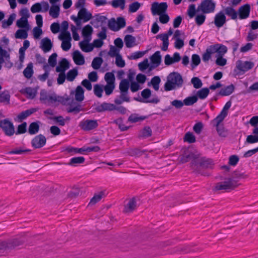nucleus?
I'll list each match as a JSON object with an SVG mask.
<instances>
[{"label": "nucleus", "instance_id": "nucleus-47", "mask_svg": "<svg viewBox=\"0 0 258 258\" xmlns=\"http://www.w3.org/2000/svg\"><path fill=\"white\" fill-rule=\"evenodd\" d=\"M130 83H128L126 79L122 80L119 85V89L120 91L128 92Z\"/></svg>", "mask_w": 258, "mask_h": 258}, {"label": "nucleus", "instance_id": "nucleus-15", "mask_svg": "<svg viewBox=\"0 0 258 258\" xmlns=\"http://www.w3.org/2000/svg\"><path fill=\"white\" fill-rule=\"evenodd\" d=\"M197 158V157L192 152H189L188 150H185L184 153L180 156V162L185 163L193 159Z\"/></svg>", "mask_w": 258, "mask_h": 258}, {"label": "nucleus", "instance_id": "nucleus-46", "mask_svg": "<svg viewBox=\"0 0 258 258\" xmlns=\"http://www.w3.org/2000/svg\"><path fill=\"white\" fill-rule=\"evenodd\" d=\"M16 18V14L13 13L10 15L7 20H4L2 23V27L6 28L8 27L11 26Z\"/></svg>", "mask_w": 258, "mask_h": 258}, {"label": "nucleus", "instance_id": "nucleus-41", "mask_svg": "<svg viewBox=\"0 0 258 258\" xmlns=\"http://www.w3.org/2000/svg\"><path fill=\"white\" fill-rule=\"evenodd\" d=\"M78 70L76 68H75V69L70 70L68 72V73L67 74L66 78L68 81L72 82L75 80V79L78 76Z\"/></svg>", "mask_w": 258, "mask_h": 258}, {"label": "nucleus", "instance_id": "nucleus-45", "mask_svg": "<svg viewBox=\"0 0 258 258\" xmlns=\"http://www.w3.org/2000/svg\"><path fill=\"white\" fill-rule=\"evenodd\" d=\"M16 25L20 28H29L28 20L24 17H21L20 19L18 20L16 23Z\"/></svg>", "mask_w": 258, "mask_h": 258}, {"label": "nucleus", "instance_id": "nucleus-63", "mask_svg": "<svg viewBox=\"0 0 258 258\" xmlns=\"http://www.w3.org/2000/svg\"><path fill=\"white\" fill-rule=\"evenodd\" d=\"M217 59L216 60V63L219 66H224L226 64L227 60L223 57V56L221 55H216Z\"/></svg>", "mask_w": 258, "mask_h": 258}, {"label": "nucleus", "instance_id": "nucleus-56", "mask_svg": "<svg viewBox=\"0 0 258 258\" xmlns=\"http://www.w3.org/2000/svg\"><path fill=\"white\" fill-rule=\"evenodd\" d=\"M225 43L228 44L229 48L232 49L233 53L237 51L239 46V43L237 42L234 40H230L226 41Z\"/></svg>", "mask_w": 258, "mask_h": 258}, {"label": "nucleus", "instance_id": "nucleus-53", "mask_svg": "<svg viewBox=\"0 0 258 258\" xmlns=\"http://www.w3.org/2000/svg\"><path fill=\"white\" fill-rule=\"evenodd\" d=\"M104 79L107 84H115V76L113 73H106L105 75Z\"/></svg>", "mask_w": 258, "mask_h": 258}, {"label": "nucleus", "instance_id": "nucleus-10", "mask_svg": "<svg viewBox=\"0 0 258 258\" xmlns=\"http://www.w3.org/2000/svg\"><path fill=\"white\" fill-rule=\"evenodd\" d=\"M106 32L107 28L104 26L102 27L101 31L97 34L99 39H95L93 41L92 44L94 47L100 48L103 45V40L106 39L107 37Z\"/></svg>", "mask_w": 258, "mask_h": 258}, {"label": "nucleus", "instance_id": "nucleus-55", "mask_svg": "<svg viewBox=\"0 0 258 258\" xmlns=\"http://www.w3.org/2000/svg\"><path fill=\"white\" fill-rule=\"evenodd\" d=\"M147 52V50L145 51H136L134 53H132L130 56H128V58L131 60L133 59H137L138 58H141L143 57L146 53Z\"/></svg>", "mask_w": 258, "mask_h": 258}, {"label": "nucleus", "instance_id": "nucleus-34", "mask_svg": "<svg viewBox=\"0 0 258 258\" xmlns=\"http://www.w3.org/2000/svg\"><path fill=\"white\" fill-rule=\"evenodd\" d=\"M60 8L58 5H52L49 10V15L53 18H57L59 15Z\"/></svg>", "mask_w": 258, "mask_h": 258}, {"label": "nucleus", "instance_id": "nucleus-23", "mask_svg": "<svg viewBox=\"0 0 258 258\" xmlns=\"http://www.w3.org/2000/svg\"><path fill=\"white\" fill-rule=\"evenodd\" d=\"M234 89L235 87L234 85L231 84L229 86L222 88L218 93V95H221L222 96H229L234 92Z\"/></svg>", "mask_w": 258, "mask_h": 258}, {"label": "nucleus", "instance_id": "nucleus-49", "mask_svg": "<svg viewBox=\"0 0 258 258\" xmlns=\"http://www.w3.org/2000/svg\"><path fill=\"white\" fill-rule=\"evenodd\" d=\"M103 60V59L100 57H95L92 62L91 66L92 68L95 70H98L100 68Z\"/></svg>", "mask_w": 258, "mask_h": 258}, {"label": "nucleus", "instance_id": "nucleus-8", "mask_svg": "<svg viewBox=\"0 0 258 258\" xmlns=\"http://www.w3.org/2000/svg\"><path fill=\"white\" fill-rule=\"evenodd\" d=\"M167 8L168 5L166 2H154L152 4L151 10L153 15L155 16L166 13Z\"/></svg>", "mask_w": 258, "mask_h": 258}, {"label": "nucleus", "instance_id": "nucleus-52", "mask_svg": "<svg viewBox=\"0 0 258 258\" xmlns=\"http://www.w3.org/2000/svg\"><path fill=\"white\" fill-rule=\"evenodd\" d=\"M66 151L69 153H73L74 154H84L85 152L84 147H83L82 148H81L68 147L66 149Z\"/></svg>", "mask_w": 258, "mask_h": 258}, {"label": "nucleus", "instance_id": "nucleus-14", "mask_svg": "<svg viewBox=\"0 0 258 258\" xmlns=\"http://www.w3.org/2000/svg\"><path fill=\"white\" fill-rule=\"evenodd\" d=\"M78 16L80 19L83 20V22L89 21L92 18V14L88 12L85 8H81L78 12Z\"/></svg>", "mask_w": 258, "mask_h": 258}, {"label": "nucleus", "instance_id": "nucleus-1", "mask_svg": "<svg viewBox=\"0 0 258 258\" xmlns=\"http://www.w3.org/2000/svg\"><path fill=\"white\" fill-rule=\"evenodd\" d=\"M167 80L164 85L166 91L172 90L176 88H180L183 83L181 75L177 72H172L167 77Z\"/></svg>", "mask_w": 258, "mask_h": 258}, {"label": "nucleus", "instance_id": "nucleus-51", "mask_svg": "<svg viewBox=\"0 0 258 258\" xmlns=\"http://www.w3.org/2000/svg\"><path fill=\"white\" fill-rule=\"evenodd\" d=\"M113 122L117 125L119 130L122 132L127 131L130 127L123 123V120L121 118L114 120Z\"/></svg>", "mask_w": 258, "mask_h": 258}, {"label": "nucleus", "instance_id": "nucleus-21", "mask_svg": "<svg viewBox=\"0 0 258 258\" xmlns=\"http://www.w3.org/2000/svg\"><path fill=\"white\" fill-rule=\"evenodd\" d=\"M73 58L75 63L77 65H83L85 63L84 56L78 50L73 52Z\"/></svg>", "mask_w": 258, "mask_h": 258}, {"label": "nucleus", "instance_id": "nucleus-50", "mask_svg": "<svg viewBox=\"0 0 258 258\" xmlns=\"http://www.w3.org/2000/svg\"><path fill=\"white\" fill-rule=\"evenodd\" d=\"M184 142H186L188 143H194L196 142V137L192 133L188 132L186 133L183 138Z\"/></svg>", "mask_w": 258, "mask_h": 258}, {"label": "nucleus", "instance_id": "nucleus-13", "mask_svg": "<svg viewBox=\"0 0 258 258\" xmlns=\"http://www.w3.org/2000/svg\"><path fill=\"white\" fill-rule=\"evenodd\" d=\"M226 22V17L223 11L218 13L215 17L214 24L216 27L220 28L222 27Z\"/></svg>", "mask_w": 258, "mask_h": 258}, {"label": "nucleus", "instance_id": "nucleus-6", "mask_svg": "<svg viewBox=\"0 0 258 258\" xmlns=\"http://www.w3.org/2000/svg\"><path fill=\"white\" fill-rule=\"evenodd\" d=\"M216 3L213 0H203L198 6V11L201 10L204 14H209L214 12Z\"/></svg>", "mask_w": 258, "mask_h": 258}, {"label": "nucleus", "instance_id": "nucleus-32", "mask_svg": "<svg viewBox=\"0 0 258 258\" xmlns=\"http://www.w3.org/2000/svg\"><path fill=\"white\" fill-rule=\"evenodd\" d=\"M0 102L6 104H9L10 103V95L7 90H5L0 93Z\"/></svg>", "mask_w": 258, "mask_h": 258}, {"label": "nucleus", "instance_id": "nucleus-42", "mask_svg": "<svg viewBox=\"0 0 258 258\" xmlns=\"http://www.w3.org/2000/svg\"><path fill=\"white\" fill-rule=\"evenodd\" d=\"M82 105L77 104L76 106L71 105L67 109V112L69 113H73L74 114H77L82 110Z\"/></svg>", "mask_w": 258, "mask_h": 258}, {"label": "nucleus", "instance_id": "nucleus-5", "mask_svg": "<svg viewBox=\"0 0 258 258\" xmlns=\"http://www.w3.org/2000/svg\"><path fill=\"white\" fill-rule=\"evenodd\" d=\"M237 182L234 177L228 178L223 182L218 183L215 188L217 190L233 189L238 186Z\"/></svg>", "mask_w": 258, "mask_h": 258}, {"label": "nucleus", "instance_id": "nucleus-37", "mask_svg": "<svg viewBox=\"0 0 258 258\" xmlns=\"http://www.w3.org/2000/svg\"><path fill=\"white\" fill-rule=\"evenodd\" d=\"M124 40L126 47L131 48L134 46V44L135 42L136 38L131 35H127L125 36Z\"/></svg>", "mask_w": 258, "mask_h": 258}, {"label": "nucleus", "instance_id": "nucleus-33", "mask_svg": "<svg viewBox=\"0 0 258 258\" xmlns=\"http://www.w3.org/2000/svg\"><path fill=\"white\" fill-rule=\"evenodd\" d=\"M85 159L84 157H75L71 158L70 160L68 165L76 166L78 164H82L85 162Z\"/></svg>", "mask_w": 258, "mask_h": 258}, {"label": "nucleus", "instance_id": "nucleus-4", "mask_svg": "<svg viewBox=\"0 0 258 258\" xmlns=\"http://www.w3.org/2000/svg\"><path fill=\"white\" fill-rule=\"evenodd\" d=\"M254 66V63L252 62L249 61H245L242 62L241 60H238L236 62V66L234 70L235 76L243 74L245 72L251 69Z\"/></svg>", "mask_w": 258, "mask_h": 258}, {"label": "nucleus", "instance_id": "nucleus-24", "mask_svg": "<svg viewBox=\"0 0 258 258\" xmlns=\"http://www.w3.org/2000/svg\"><path fill=\"white\" fill-rule=\"evenodd\" d=\"M36 111L35 108H32L21 112L17 116L18 121L21 122L23 119L26 118Z\"/></svg>", "mask_w": 258, "mask_h": 258}, {"label": "nucleus", "instance_id": "nucleus-22", "mask_svg": "<svg viewBox=\"0 0 258 258\" xmlns=\"http://www.w3.org/2000/svg\"><path fill=\"white\" fill-rule=\"evenodd\" d=\"M41 44V47L45 52L49 51L52 47V43L50 39L47 37L42 39Z\"/></svg>", "mask_w": 258, "mask_h": 258}, {"label": "nucleus", "instance_id": "nucleus-27", "mask_svg": "<svg viewBox=\"0 0 258 258\" xmlns=\"http://www.w3.org/2000/svg\"><path fill=\"white\" fill-rule=\"evenodd\" d=\"M224 14L230 17L232 20H236L238 17V12L232 7H227L224 9Z\"/></svg>", "mask_w": 258, "mask_h": 258}, {"label": "nucleus", "instance_id": "nucleus-44", "mask_svg": "<svg viewBox=\"0 0 258 258\" xmlns=\"http://www.w3.org/2000/svg\"><path fill=\"white\" fill-rule=\"evenodd\" d=\"M198 101V96L194 95L185 98L183 100L184 105L190 106Z\"/></svg>", "mask_w": 258, "mask_h": 258}, {"label": "nucleus", "instance_id": "nucleus-59", "mask_svg": "<svg viewBox=\"0 0 258 258\" xmlns=\"http://www.w3.org/2000/svg\"><path fill=\"white\" fill-rule=\"evenodd\" d=\"M27 123L23 122L18 126L17 130L15 132L16 135L23 134L26 132Z\"/></svg>", "mask_w": 258, "mask_h": 258}, {"label": "nucleus", "instance_id": "nucleus-20", "mask_svg": "<svg viewBox=\"0 0 258 258\" xmlns=\"http://www.w3.org/2000/svg\"><path fill=\"white\" fill-rule=\"evenodd\" d=\"M151 62L152 64L151 67H157L161 63V56L159 51H156L151 57Z\"/></svg>", "mask_w": 258, "mask_h": 258}, {"label": "nucleus", "instance_id": "nucleus-9", "mask_svg": "<svg viewBox=\"0 0 258 258\" xmlns=\"http://www.w3.org/2000/svg\"><path fill=\"white\" fill-rule=\"evenodd\" d=\"M98 123L97 120L86 119L81 121L79 126L85 131H89L97 128Z\"/></svg>", "mask_w": 258, "mask_h": 258}, {"label": "nucleus", "instance_id": "nucleus-19", "mask_svg": "<svg viewBox=\"0 0 258 258\" xmlns=\"http://www.w3.org/2000/svg\"><path fill=\"white\" fill-rule=\"evenodd\" d=\"M106 196V191L102 190L98 193L95 194L93 198L91 199L88 206L94 205L97 203L99 202L103 198Z\"/></svg>", "mask_w": 258, "mask_h": 258}, {"label": "nucleus", "instance_id": "nucleus-7", "mask_svg": "<svg viewBox=\"0 0 258 258\" xmlns=\"http://www.w3.org/2000/svg\"><path fill=\"white\" fill-rule=\"evenodd\" d=\"M0 127L8 136H12L15 133V128L13 123L8 118L0 120Z\"/></svg>", "mask_w": 258, "mask_h": 258}, {"label": "nucleus", "instance_id": "nucleus-58", "mask_svg": "<svg viewBox=\"0 0 258 258\" xmlns=\"http://www.w3.org/2000/svg\"><path fill=\"white\" fill-rule=\"evenodd\" d=\"M116 30L118 31L120 29L124 27L126 25L125 20L123 17H118L116 21Z\"/></svg>", "mask_w": 258, "mask_h": 258}, {"label": "nucleus", "instance_id": "nucleus-11", "mask_svg": "<svg viewBox=\"0 0 258 258\" xmlns=\"http://www.w3.org/2000/svg\"><path fill=\"white\" fill-rule=\"evenodd\" d=\"M46 142L45 137L41 134L35 136L31 141V145L35 149L43 147Z\"/></svg>", "mask_w": 258, "mask_h": 258}, {"label": "nucleus", "instance_id": "nucleus-31", "mask_svg": "<svg viewBox=\"0 0 258 258\" xmlns=\"http://www.w3.org/2000/svg\"><path fill=\"white\" fill-rule=\"evenodd\" d=\"M147 116H139L138 114L133 113L128 118V121L132 123H136L138 121H143L147 118Z\"/></svg>", "mask_w": 258, "mask_h": 258}, {"label": "nucleus", "instance_id": "nucleus-28", "mask_svg": "<svg viewBox=\"0 0 258 258\" xmlns=\"http://www.w3.org/2000/svg\"><path fill=\"white\" fill-rule=\"evenodd\" d=\"M152 135V131L149 126H145L140 132L138 135L139 138H147Z\"/></svg>", "mask_w": 258, "mask_h": 258}, {"label": "nucleus", "instance_id": "nucleus-54", "mask_svg": "<svg viewBox=\"0 0 258 258\" xmlns=\"http://www.w3.org/2000/svg\"><path fill=\"white\" fill-rule=\"evenodd\" d=\"M125 0H113L111 2V5L114 8H120L123 10L125 8Z\"/></svg>", "mask_w": 258, "mask_h": 258}, {"label": "nucleus", "instance_id": "nucleus-40", "mask_svg": "<svg viewBox=\"0 0 258 258\" xmlns=\"http://www.w3.org/2000/svg\"><path fill=\"white\" fill-rule=\"evenodd\" d=\"M209 93L210 91L209 88H203L197 92L196 96H198V98H199L201 99H204L207 98Z\"/></svg>", "mask_w": 258, "mask_h": 258}, {"label": "nucleus", "instance_id": "nucleus-2", "mask_svg": "<svg viewBox=\"0 0 258 258\" xmlns=\"http://www.w3.org/2000/svg\"><path fill=\"white\" fill-rule=\"evenodd\" d=\"M214 166V162L211 159L205 157L193 159L190 163V166L192 169L197 173L203 175L201 170L203 169L212 168Z\"/></svg>", "mask_w": 258, "mask_h": 258}, {"label": "nucleus", "instance_id": "nucleus-39", "mask_svg": "<svg viewBox=\"0 0 258 258\" xmlns=\"http://www.w3.org/2000/svg\"><path fill=\"white\" fill-rule=\"evenodd\" d=\"M136 207V201L135 198L131 199L125 207V212H132Z\"/></svg>", "mask_w": 258, "mask_h": 258}, {"label": "nucleus", "instance_id": "nucleus-36", "mask_svg": "<svg viewBox=\"0 0 258 258\" xmlns=\"http://www.w3.org/2000/svg\"><path fill=\"white\" fill-rule=\"evenodd\" d=\"M33 64L32 62L29 63L27 67L23 71V74L25 78L30 79L32 77L33 74Z\"/></svg>", "mask_w": 258, "mask_h": 258}, {"label": "nucleus", "instance_id": "nucleus-61", "mask_svg": "<svg viewBox=\"0 0 258 258\" xmlns=\"http://www.w3.org/2000/svg\"><path fill=\"white\" fill-rule=\"evenodd\" d=\"M191 82L196 89L200 88L203 85L202 81L198 77H193L191 80Z\"/></svg>", "mask_w": 258, "mask_h": 258}, {"label": "nucleus", "instance_id": "nucleus-18", "mask_svg": "<svg viewBox=\"0 0 258 258\" xmlns=\"http://www.w3.org/2000/svg\"><path fill=\"white\" fill-rule=\"evenodd\" d=\"M120 95L114 100V103L117 105L121 104L123 102H128L130 101V98L128 95V92L120 91Z\"/></svg>", "mask_w": 258, "mask_h": 258}, {"label": "nucleus", "instance_id": "nucleus-64", "mask_svg": "<svg viewBox=\"0 0 258 258\" xmlns=\"http://www.w3.org/2000/svg\"><path fill=\"white\" fill-rule=\"evenodd\" d=\"M226 116L221 114V113L213 120V123L215 125V126H219V125H221L220 123L223 121L224 118Z\"/></svg>", "mask_w": 258, "mask_h": 258}, {"label": "nucleus", "instance_id": "nucleus-60", "mask_svg": "<svg viewBox=\"0 0 258 258\" xmlns=\"http://www.w3.org/2000/svg\"><path fill=\"white\" fill-rule=\"evenodd\" d=\"M216 130L218 135L222 137H226L227 136V131L226 130L223 124L216 126Z\"/></svg>", "mask_w": 258, "mask_h": 258}, {"label": "nucleus", "instance_id": "nucleus-57", "mask_svg": "<svg viewBox=\"0 0 258 258\" xmlns=\"http://www.w3.org/2000/svg\"><path fill=\"white\" fill-rule=\"evenodd\" d=\"M160 82L161 79L158 76H155L151 79V83L155 90L158 91L159 90Z\"/></svg>", "mask_w": 258, "mask_h": 258}, {"label": "nucleus", "instance_id": "nucleus-62", "mask_svg": "<svg viewBox=\"0 0 258 258\" xmlns=\"http://www.w3.org/2000/svg\"><path fill=\"white\" fill-rule=\"evenodd\" d=\"M141 7V4L138 2H135L132 3L129 6V12L131 13H135L137 12Z\"/></svg>", "mask_w": 258, "mask_h": 258}, {"label": "nucleus", "instance_id": "nucleus-29", "mask_svg": "<svg viewBox=\"0 0 258 258\" xmlns=\"http://www.w3.org/2000/svg\"><path fill=\"white\" fill-rule=\"evenodd\" d=\"M215 53L212 45L208 47L205 52L202 55V59L204 62H207L211 58L212 54Z\"/></svg>", "mask_w": 258, "mask_h": 258}, {"label": "nucleus", "instance_id": "nucleus-25", "mask_svg": "<svg viewBox=\"0 0 258 258\" xmlns=\"http://www.w3.org/2000/svg\"><path fill=\"white\" fill-rule=\"evenodd\" d=\"M18 29L15 34V37L17 39H26L28 37V31L29 28H22Z\"/></svg>", "mask_w": 258, "mask_h": 258}, {"label": "nucleus", "instance_id": "nucleus-26", "mask_svg": "<svg viewBox=\"0 0 258 258\" xmlns=\"http://www.w3.org/2000/svg\"><path fill=\"white\" fill-rule=\"evenodd\" d=\"M89 42H87L86 40L79 42V46L83 51L89 52L93 50L94 46L92 44L89 43Z\"/></svg>", "mask_w": 258, "mask_h": 258}, {"label": "nucleus", "instance_id": "nucleus-3", "mask_svg": "<svg viewBox=\"0 0 258 258\" xmlns=\"http://www.w3.org/2000/svg\"><path fill=\"white\" fill-rule=\"evenodd\" d=\"M95 109L97 112L116 110L121 114H125L127 111V109L124 106H116L113 104L106 102H103L102 104L98 105L95 108Z\"/></svg>", "mask_w": 258, "mask_h": 258}, {"label": "nucleus", "instance_id": "nucleus-12", "mask_svg": "<svg viewBox=\"0 0 258 258\" xmlns=\"http://www.w3.org/2000/svg\"><path fill=\"white\" fill-rule=\"evenodd\" d=\"M250 11V6L246 4L241 6L239 9L238 15L240 19H245L248 17Z\"/></svg>", "mask_w": 258, "mask_h": 258}, {"label": "nucleus", "instance_id": "nucleus-38", "mask_svg": "<svg viewBox=\"0 0 258 258\" xmlns=\"http://www.w3.org/2000/svg\"><path fill=\"white\" fill-rule=\"evenodd\" d=\"M22 92L28 95L27 98L31 99L34 98L36 95V90L31 87L26 88Z\"/></svg>", "mask_w": 258, "mask_h": 258}, {"label": "nucleus", "instance_id": "nucleus-48", "mask_svg": "<svg viewBox=\"0 0 258 258\" xmlns=\"http://www.w3.org/2000/svg\"><path fill=\"white\" fill-rule=\"evenodd\" d=\"M201 62V58L199 55L197 54H192L191 56V69L194 70L197 67Z\"/></svg>", "mask_w": 258, "mask_h": 258}, {"label": "nucleus", "instance_id": "nucleus-43", "mask_svg": "<svg viewBox=\"0 0 258 258\" xmlns=\"http://www.w3.org/2000/svg\"><path fill=\"white\" fill-rule=\"evenodd\" d=\"M39 125L36 122H33L29 125L28 133L30 135H34L38 132Z\"/></svg>", "mask_w": 258, "mask_h": 258}, {"label": "nucleus", "instance_id": "nucleus-16", "mask_svg": "<svg viewBox=\"0 0 258 258\" xmlns=\"http://www.w3.org/2000/svg\"><path fill=\"white\" fill-rule=\"evenodd\" d=\"M93 31V28L90 25H87L82 29V34L84 38V40H86L87 42H90Z\"/></svg>", "mask_w": 258, "mask_h": 258}, {"label": "nucleus", "instance_id": "nucleus-17", "mask_svg": "<svg viewBox=\"0 0 258 258\" xmlns=\"http://www.w3.org/2000/svg\"><path fill=\"white\" fill-rule=\"evenodd\" d=\"M215 53H217L216 55L224 56L227 52V47L221 44H216L212 45Z\"/></svg>", "mask_w": 258, "mask_h": 258}, {"label": "nucleus", "instance_id": "nucleus-30", "mask_svg": "<svg viewBox=\"0 0 258 258\" xmlns=\"http://www.w3.org/2000/svg\"><path fill=\"white\" fill-rule=\"evenodd\" d=\"M84 90L81 86L77 87L75 91V99L78 101H82L84 99Z\"/></svg>", "mask_w": 258, "mask_h": 258}, {"label": "nucleus", "instance_id": "nucleus-35", "mask_svg": "<svg viewBox=\"0 0 258 258\" xmlns=\"http://www.w3.org/2000/svg\"><path fill=\"white\" fill-rule=\"evenodd\" d=\"M43 69L44 70L45 73L39 75L38 77V79L41 82H45L49 74V67L48 64H45L43 66Z\"/></svg>", "mask_w": 258, "mask_h": 258}]
</instances>
